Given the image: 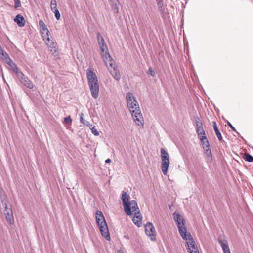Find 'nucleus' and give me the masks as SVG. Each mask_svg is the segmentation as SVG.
<instances>
[{"instance_id": "nucleus-27", "label": "nucleus", "mask_w": 253, "mask_h": 253, "mask_svg": "<svg viewBox=\"0 0 253 253\" xmlns=\"http://www.w3.org/2000/svg\"><path fill=\"white\" fill-rule=\"evenodd\" d=\"M195 122H196V127L200 128V127L203 126L202 123L199 117H197L196 118Z\"/></svg>"}, {"instance_id": "nucleus-20", "label": "nucleus", "mask_w": 253, "mask_h": 253, "mask_svg": "<svg viewBox=\"0 0 253 253\" xmlns=\"http://www.w3.org/2000/svg\"><path fill=\"white\" fill-rule=\"evenodd\" d=\"M8 64L11 67L12 70L14 72H15L17 74V75L18 74V73H19L20 72H18V69L17 67L15 64L14 63H13L12 61L10 60V62L8 63Z\"/></svg>"}, {"instance_id": "nucleus-18", "label": "nucleus", "mask_w": 253, "mask_h": 253, "mask_svg": "<svg viewBox=\"0 0 253 253\" xmlns=\"http://www.w3.org/2000/svg\"><path fill=\"white\" fill-rule=\"evenodd\" d=\"M111 2V7L113 9L115 13L119 12V1L118 0H110Z\"/></svg>"}, {"instance_id": "nucleus-13", "label": "nucleus", "mask_w": 253, "mask_h": 253, "mask_svg": "<svg viewBox=\"0 0 253 253\" xmlns=\"http://www.w3.org/2000/svg\"><path fill=\"white\" fill-rule=\"evenodd\" d=\"M145 231L146 234L148 236L155 237V230L152 223L148 222L145 226Z\"/></svg>"}, {"instance_id": "nucleus-2", "label": "nucleus", "mask_w": 253, "mask_h": 253, "mask_svg": "<svg viewBox=\"0 0 253 253\" xmlns=\"http://www.w3.org/2000/svg\"><path fill=\"white\" fill-rule=\"evenodd\" d=\"M129 196L125 191H123L122 195V203L124 208V211L127 215L131 216L132 212H134L135 215L133 217V223L138 227L142 225V216L140 215V211L137 202L132 200L129 201Z\"/></svg>"}, {"instance_id": "nucleus-17", "label": "nucleus", "mask_w": 253, "mask_h": 253, "mask_svg": "<svg viewBox=\"0 0 253 253\" xmlns=\"http://www.w3.org/2000/svg\"><path fill=\"white\" fill-rule=\"evenodd\" d=\"M14 20L19 27H23L25 25V20L23 17L20 14L16 15Z\"/></svg>"}, {"instance_id": "nucleus-36", "label": "nucleus", "mask_w": 253, "mask_h": 253, "mask_svg": "<svg viewBox=\"0 0 253 253\" xmlns=\"http://www.w3.org/2000/svg\"><path fill=\"white\" fill-rule=\"evenodd\" d=\"M203 148L204 151H206V149H210V146H205L203 147Z\"/></svg>"}, {"instance_id": "nucleus-10", "label": "nucleus", "mask_w": 253, "mask_h": 253, "mask_svg": "<svg viewBox=\"0 0 253 253\" xmlns=\"http://www.w3.org/2000/svg\"><path fill=\"white\" fill-rule=\"evenodd\" d=\"M88 86L92 97L94 99H96L98 97V94L99 92V83L88 84Z\"/></svg>"}, {"instance_id": "nucleus-19", "label": "nucleus", "mask_w": 253, "mask_h": 253, "mask_svg": "<svg viewBox=\"0 0 253 253\" xmlns=\"http://www.w3.org/2000/svg\"><path fill=\"white\" fill-rule=\"evenodd\" d=\"M200 140L203 147L210 146L209 142L206 135H202L200 136Z\"/></svg>"}, {"instance_id": "nucleus-26", "label": "nucleus", "mask_w": 253, "mask_h": 253, "mask_svg": "<svg viewBox=\"0 0 253 253\" xmlns=\"http://www.w3.org/2000/svg\"><path fill=\"white\" fill-rule=\"evenodd\" d=\"M205 153L206 155V156H207V157H208V159H210V160H212V154H211V149H206V151H205Z\"/></svg>"}, {"instance_id": "nucleus-11", "label": "nucleus", "mask_w": 253, "mask_h": 253, "mask_svg": "<svg viewBox=\"0 0 253 253\" xmlns=\"http://www.w3.org/2000/svg\"><path fill=\"white\" fill-rule=\"evenodd\" d=\"M99 227L102 236H103L106 240L110 241L111 238L107 223H105V225L101 224L99 226Z\"/></svg>"}, {"instance_id": "nucleus-21", "label": "nucleus", "mask_w": 253, "mask_h": 253, "mask_svg": "<svg viewBox=\"0 0 253 253\" xmlns=\"http://www.w3.org/2000/svg\"><path fill=\"white\" fill-rule=\"evenodd\" d=\"M196 132L198 136H201L202 135H205V132L203 129V126L200 127V128L197 127L196 128Z\"/></svg>"}, {"instance_id": "nucleus-29", "label": "nucleus", "mask_w": 253, "mask_h": 253, "mask_svg": "<svg viewBox=\"0 0 253 253\" xmlns=\"http://www.w3.org/2000/svg\"><path fill=\"white\" fill-rule=\"evenodd\" d=\"M53 12L55 14L56 19L59 20L60 19L61 15L58 9H56V10L54 11Z\"/></svg>"}, {"instance_id": "nucleus-31", "label": "nucleus", "mask_w": 253, "mask_h": 253, "mask_svg": "<svg viewBox=\"0 0 253 253\" xmlns=\"http://www.w3.org/2000/svg\"><path fill=\"white\" fill-rule=\"evenodd\" d=\"M14 7L15 8H18L21 5L20 0H14Z\"/></svg>"}, {"instance_id": "nucleus-32", "label": "nucleus", "mask_w": 253, "mask_h": 253, "mask_svg": "<svg viewBox=\"0 0 253 253\" xmlns=\"http://www.w3.org/2000/svg\"><path fill=\"white\" fill-rule=\"evenodd\" d=\"M92 133L95 135V136H98L99 135V132L97 131V130L95 128V126L92 127L91 129Z\"/></svg>"}, {"instance_id": "nucleus-15", "label": "nucleus", "mask_w": 253, "mask_h": 253, "mask_svg": "<svg viewBox=\"0 0 253 253\" xmlns=\"http://www.w3.org/2000/svg\"><path fill=\"white\" fill-rule=\"evenodd\" d=\"M218 242L222 247L223 253H231L227 241L226 240H222L218 239Z\"/></svg>"}, {"instance_id": "nucleus-40", "label": "nucleus", "mask_w": 253, "mask_h": 253, "mask_svg": "<svg viewBox=\"0 0 253 253\" xmlns=\"http://www.w3.org/2000/svg\"><path fill=\"white\" fill-rule=\"evenodd\" d=\"M213 129H215V127H217V126L215 122H213Z\"/></svg>"}, {"instance_id": "nucleus-42", "label": "nucleus", "mask_w": 253, "mask_h": 253, "mask_svg": "<svg viewBox=\"0 0 253 253\" xmlns=\"http://www.w3.org/2000/svg\"><path fill=\"white\" fill-rule=\"evenodd\" d=\"M157 3H158L159 2H163V0H156Z\"/></svg>"}, {"instance_id": "nucleus-5", "label": "nucleus", "mask_w": 253, "mask_h": 253, "mask_svg": "<svg viewBox=\"0 0 253 253\" xmlns=\"http://www.w3.org/2000/svg\"><path fill=\"white\" fill-rule=\"evenodd\" d=\"M161 154L162 158L161 169L163 173L166 175L168 172L169 165V158L168 152L164 149H161Z\"/></svg>"}, {"instance_id": "nucleus-37", "label": "nucleus", "mask_w": 253, "mask_h": 253, "mask_svg": "<svg viewBox=\"0 0 253 253\" xmlns=\"http://www.w3.org/2000/svg\"><path fill=\"white\" fill-rule=\"evenodd\" d=\"M25 92L26 93V94H27V95H28V96H29V97H30V94H31V93H30V90H28L27 91L25 90Z\"/></svg>"}, {"instance_id": "nucleus-7", "label": "nucleus", "mask_w": 253, "mask_h": 253, "mask_svg": "<svg viewBox=\"0 0 253 253\" xmlns=\"http://www.w3.org/2000/svg\"><path fill=\"white\" fill-rule=\"evenodd\" d=\"M86 76L88 84H96L98 83L97 76L94 72L90 68L86 70Z\"/></svg>"}, {"instance_id": "nucleus-38", "label": "nucleus", "mask_w": 253, "mask_h": 253, "mask_svg": "<svg viewBox=\"0 0 253 253\" xmlns=\"http://www.w3.org/2000/svg\"><path fill=\"white\" fill-rule=\"evenodd\" d=\"M111 162V160L110 159H109V158H108V159H106V160H105V163H110Z\"/></svg>"}, {"instance_id": "nucleus-16", "label": "nucleus", "mask_w": 253, "mask_h": 253, "mask_svg": "<svg viewBox=\"0 0 253 253\" xmlns=\"http://www.w3.org/2000/svg\"><path fill=\"white\" fill-rule=\"evenodd\" d=\"M110 73L114 78L117 81H119L121 79L120 73L118 70L117 67H115L113 69L109 70Z\"/></svg>"}, {"instance_id": "nucleus-24", "label": "nucleus", "mask_w": 253, "mask_h": 253, "mask_svg": "<svg viewBox=\"0 0 253 253\" xmlns=\"http://www.w3.org/2000/svg\"><path fill=\"white\" fill-rule=\"evenodd\" d=\"M244 159L245 160L248 162H253V157L249 154H248L244 156Z\"/></svg>"}, {"instance_id": "nucleus-30", "label": "nucleus", "mask_w": 253, "mask_h": 253, "mask_svg": "<svg viewBox=\"0 0 253 253\" xmlns=\"http://www.w3.org/2000/svg\"><path fill=\"white\" fill-rule=\"evenodd\" d=\"M148 73L152 76H155L156 75V71L153 70L152 68H149L148 70Z\"/></svg>"}, {"instance_id": "nucleus-39", "label": "nucleus", "mask_w": 253, "mask_h": 253, "mask_svg": "<svg viewBox=\"0 0 253 253\" xmlns=\"http://www.w3.org/2000/svg\"><path fill=\"white\" fill-rule=\"evenodd\" d=\"M213 129H215V127H217V126L215 122H213Z\"/></svg>"}, {"instance_id": "nucleus-8", "label": "nucleus", "mask_w": 253, "mask_h": 253, "mask_svg": "<svg viewBox=\"0 0 253 253\" xmlns=\"http://www.w3.org/2000/svg\"><path fill=\"white\" fill-rule=\"evenodd\" d=\"M103 58L105 62L106 67L109 70L113 69L115 67H117L115 64V62L113 60L109 52H105V55L104 57H103Z\"/></svg>"}, {"instance_id": "nucleus-41", "label": "nucleus", "mask_w": 253, "mask_h": 253, "mask_svg": "<svg viewBox=\"0 0 253 253\" xmlns=\"http://www.w3.org/2000/svg\"><path fill=\"white\" fill-rule=\"evenodd\" d=\"M52 11L53 12L54 11H55L56 9H58L57 8V6H56L55 7H53L52 8H51Z\"/></svg>"}, {"instance_id": "nucleus-6", "label": "nucleus", "mask_w": 253, "mask_h": 253, "mask_svg": "<svg viewBox=\"0 0 253 253\" xmlns=\"http://www.w3.org/2000/svg\"><path fill=\"white\" fill-rule=\"evenodd\" d=\"M97 39L98 42L99 47L101 50V54L102 57H104L105 52H109L107 45L105 43L103 37L99 32L97 34Z\"/></svg>"}, {"instance_id": "nucleus-9", "label": "nucleus", "mask_w": 253, "mask_h": 253, "mask_svg": "<svg viewBox=\"0 0 253 253\" xmlns=\"http://www.w3.org/2000/svg\"><path fill=\"white\" fill-rule=\"evenodd\" d=\"M17 76L19 78L20 82L24 85L27 89H32V84L27 77L25 76L22 72L18 73Z\"/></svg>"}, {"instance_id": "nucleus-12", "label": "nucleus", "mask_w": 253, "mask_h": 253, "mask_svg": "<svg viewBox=\"0 0 253 253\" xmlns=\"http://www.w3.org/2000/svg\"><path fill=\"white\" fill-rule=\"evenodd\" d=\"M4 213L7 221L10 224H12L14 222V218L13 216V212L11 208H8L7 205L5 206V209L4 210Z\"/></svg>"}, {"instance_id": "nucleus-4", "label": "nucleus", "mask_w": 253, "mask_h": 253, "mask_svg": "<svg viewBox=\"0 0 253 253\" xmlns=\"http://www.w3.org/2000/svg\"><path fill=\"white\" fill-rule=\"evenodd\" d=\"M39 27L42 36L46 44L51 48H55L56 44L53 41V39H50V38H52L51 35L46 25L42 20L39 21Z\"/></svg>"}, {"instance_id": "nucleus-23", "label": "nucleus", "mask_w": 253, "mask_h": 253, "mask_svg": "<svg viewBox=\"0 0 253 253\" xmlns=\"http://www.w3.org/2000/svg\"><path fill=\"white\" fill-rule=\"evenodd\" d=\"M80 122L84 125H85L87 126H89L90 124V123L87 121H86L84 119V114L83 113H81V115H80Z\"/></svg>"}, {"instance_id": "nucleus-43", "label": "nucleus", "mask_w": 253, "mask_h": 253, "mask_svg": "<svg viewBox=\"0 0 253 253\" xmlns=\"http://www.w3.org/2000/svg\"><path fill=\"white\" fill-rule=\"evenodd\" d=\"M118 252L119 253H123V251H122V250H119L118 251Z\"/></svg>"}, {"instance_id": "nucleus-14", "label": "nucleus", "mask_w": 253, "mask_h": 253, "mask_svg": "<svg viewBox=\"0 0 253 253\" xmlns=\"http://www.w3.org/2000/svg\"><path fill=\"white\" fill-rule=\"evenodd\" d=\"M96 220L98 226L101 224L105 225L106 223L104 216L101 211L99 210L96 211Z\"/></svg>"}, {"instance_id": "nucleus-45", "label": "nucleus", "mask_w": 253, "mask_h": 253, "mask_svg": "<svg viewBox=\"0 0 253 253\" xmlns=\"http://www.w3.org/2000/svg\"><path fill=\"white\" fill-rule=\"evenodd\" d=\"M222 119H223L225 121V120H225V119L224 118V117H223V116H222Z\"/></svg>"}, {"instance_id": "nucleus-3", "label": "nucleus", "mask_w": 253, "mask_h": 253, "mask_svg": "<svg viewBox=\"0 0 253 253\" xmlns=\"http://www.w3.org/2000/svg\"><path fill=\"white\" fill-rule=\"evenodd\" d=\"M127 104L135 123L138 126L143 125V118L138 102L132 93L126 94Z\"/></svg>"}, {"instance_id": "nucleus-28", "label": "nucleus", "mask_w": 253, "mask_h": 253, "mask_svg": "<svg viewBox=\"0 0 253 253\" xmlns=\"http://www.w3.org/2000/svg\"><path fill=\"white\" fill-rule=\"evenodd\" d=\"M225 122L227 123V125L231 128V129L233 131L239 134V133L237 131L236 128L234 127V126L231 124V123L229 121H228V120H225Z\"/></svg>"}, {"instance_id": "nucleus-25", "label": "nucleus", "mask_w": 253, "mask_h": 253, "mask_svg": "<svg viewBox=\"0 0 253 253\" xmlns=\"http://www.w3.org/2000/svg\"><path fill=\"white\" fill-rule=\"evenodd\" d=\"M158 10H159L161 14H163L164 13V8H163L164 3L163 2H159L157 3Z\"/></svg>"}, {"instance_id": "nucleus-1", "label": "nucleus", "mask_w": 253, "mask_h": 253, "mask_svg": "<svg viewBox=\"0 0 253 253\" xmlns=\"http://www.w3.org/2000/svg\"><path fill=\"white\" fill-rule=\"evenodd\" d=\"M173 216L180 235L183 240H186V246L189 253H199L193 238L189 233H187L184 219L181 217L179 213L176 212L173 214Z\"/></svg>"}, {"instance_id": "nucleus-33", "label": "nucleus", "mask_w": 253, "mask_h": 253, "mask_svg": "<svg viewBox=\"0 0 253 253\" xmlns=\"http://www.w3.org/2000/svg\"><path fill=\"white\" fill-rule=\"evenodd\" d=\"M72 119L70 117V116H68L65 118H64V122L67 124H70L72 122Z\"/></svg>"}, {"instance_id": "nucleus-35", "label": "nucleus", "mask_w": 253, "mask_h": 253, "mask_svg": "<svg viewBox=\"0 0 253 253\" xmlns=\"http://www.w3.org/2000/svg\"><path fill=\"white\" fill-rule=\"evenodd\" d=\"M0 54H2L4 56V54L7 55L6 52L4 51V50L2 49L1 45H0Z\"/></svg>"}, {"instance_id": "nucleus-34", "label": "nucleus", "mask_w": 253, "mask_h": 253, "mask_svg": "<svg viewBox=\"0 0 253 253\" xmlns=\"http://www.w3.org/2000/svg\"><path fill=\"white\" fill-rule=\"evenodd\" d=\"M57 6V2L56 0H51L50 7L51 8Z\"/></svg>"}, {"instance_id": "nucleus-22", "label": "nucleus", "mask_w": 253, "mask_h": 253, "mask_svg": "<svg viewBox=\"0 0 253 253\" xmlns=\"http://www.w3.org/2000/svg\"><path fill=\"white\" fill-rule=\"evenodd\" d=\"M214 130L218 138V139L219 140V141L222 142L223 141L222 137L220 131L218 129V127H215V129H214Z\"/></svg>"}, {"instance_id": "nucleus-44", "label": "nucleus", "mask_w": 253, "mask_h": 253, "mask_svg": "<svg viewBox=\"0 0 253 253\" xmlns=\"http://www.w3.org/2000/svg\"><path fill=\"white\" fill-rule=\"evenodd\" d=\"M151 239L152 240H155V238H153V237H151Z\"/></svg>"}]
</instances>
